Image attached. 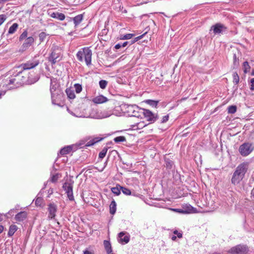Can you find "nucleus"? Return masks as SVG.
<instances>
[{
    "label": "nucleus",
    "mask_w": 254,
    "mask_h": 254,
    "mask_svg": "<svg viewBox=\"0 0 254 254\" xmlns=\"http://www.w3.org/2000/svg\"><path fill=\"white\" fill-rule=\"evenodd\" d=\"M38 79H39L38 78H36V80L35 81H35H37V80H38Z\"/></svg>",
    "instance_id": "obj_62"
},
{
    "label": "nucleus",
    "mask_w": 254,
    "mask_h": 254,
    "mask_svg": "<svg viewBox=\"0 0 254 254\" xmlns=\"http://www.w3.org/2000/svg\"><path fill=\"white\" fill-rule=\"evenodd\" d=\"M121 189H122V191L124 194H125L126 195H130L131 194V191L128 189L122 187Z\"/></svg>",
    "instance_id": "obj_38"
},
{
    "label": "nucleus",
    "mask_w": 254,
    "mask_h": 254,
    "mask_svg": "<svg viewBox=\"0 0 254 254\" xmlns=\"http://www.w3.org/2000/svg\"><path fill=\"white\" fill-rule=\"evenodd\" d=\"M213 254H219L215 253H214Z\"/></svg>",
    "instance_id": "obj_63"
},
{
    "label": "nucleus",
    "mask_w": 254,
    "mask_h": 254,
    "mask_svg": "<svg viewBox=\"0 0 254 254\" xmlns=\"http://www.w3.org/2000/svg\"><path fill=\"white\" fill-rule=\"evenodd\" d=\"M243 66L244 73H246L250 71L251 67L247 62H245L243 63Z\"/></svg>",
    "instance_id": "obj_29"
},
{
    "label": "nucleus",
    "mask_w": 254,
    "mask_h": 254,
    "mask_svg": "<svg viewBox=\"0 0 254 254\" xmlns=\"http://www.w3.org/2000/svg\"><path fill=\"white\" fill-rule=\"evenodd\" d=\"M158 101L151 100H147L146 101V103L153 107H156L158 104Z\"/></svg>",
    "instance_id": "obj_36"
},
{
    "label": "nucleus",
    "mask_w": 254,
    "mask_h": 254,
    "mask_svg": "<svg viewBox=\"0 0 254 254\" xmlns=\"http://www.w3.org/2000/svg\"><path fill=\"white\" fill-rule=\"evenodd\" d=\"M146 33H146H145L144 34H142V35H141L139 36H138V37H136V38L134 39V40H133V41L132 42V43H133L134 42H136V41H137L138 40H140L141 39H142V38H143V36H144Z\"/></svg>",
    "instance_id": "obj_47"
},
{
    "label": "nucleus",
    "mask_w": 254,
    "mask_h": 254,
    "mask_svg": "<svg viewBox=\"0 0 254 254\" xmlns=\"http://www.w3.org/2000/svg\"><path fill=\"white\" fill-rule=\"evenodd\" d=\"M72 150V147L71 146H67L61 149L60 150V153L62 155H65L69 153Z\"/></svg>",
    "instance_id": "obj_22"
},
{
    "label": "nucleus",
    "mask_w": 254,
    "mask_h": 254,
    "mask_svg": "<svg viewBox=\"0 0 254 254\" xmlns=\"http://www.w3.org/2000/svg\"><path fill=\"white\" fill-rule=\"evenodd\" d=\"M14 212V210L13 209H11L10 210L9 212H8V214H12L13 213V212Z\"/></svg>",
    "instance_id": "obj_58"
},
{
    "label": "nucleus",
    "mask_w": 254,
    "mask_h": 254,
    "mask_svg": "<svg viewBox=\"0 0 254 254\" xmlns=\"http://www.w3.org/2000/svg\"><path fill=\"white\" fill-rule=\"evenodd\" d=\"M107 101L108 99L102 95L97 96L92 99V102L95 104H102L106 102Z\"/></svg>",
    "instance_id": "obj_15"
},
{
    "label": "nucleus",
    "mask_w": 254,
    "mask_h": 254,
    "mask_svg": "<svg viewBox=\"0 0 254 254\" xmlns=\"http://www.w3.org/2000/svg\"><path fill=\"white\" fill-rule=\"evenodd\" d=\"M49 14L50 17L61 21L64 20L65 17L64 14L58 12H53L52 13H49Z\"/></svg>",
    "instance_id": "obj_14"
},
{
    "label": "nucleus",
    "mask_w": 254,
    "mask_h": 254,
    "mask_svg": "<svg viewBox=\"0 0 254 254\" xmlns=\"http://www.w3.org/2000/svg\"><path fill=\"white\" fill-rule=\"evenodd\" d=\"M5 94V91L0 92V98L1 97V95H3Z\"/></svg>",
    "instance_id": "obj_57"
},
{
    "label": "nucleus",
    "mask_w": 254,
    "mask_h": 254,
    "mask_svg": "<svg viewBox=\"0 0 254 254\" xmlns=\"http://www.w3.org/2000/svg\"><path fill=\"white\" fill-rule=\"evenodd\" d=\"M111 114L108 113L107 112L104 111V112H100V113L97 115L95 118L97 119H103L109 117L110 116Z\"/></svg>",
    "instance_id": "obj_24"
},
{
    "label": "nucleus",
    "mask_w": 254,
    "mask_h": 254,
    "mask_svg": "<svg viewBox=\"0 0 254 254\" xmlns=\"http://www.w3.org/2000/svg\"><path fill=\"white\" fill-rule=\"evenodd\" d=\"M4 229V227L2 225H0V234L1 233Z\"/></svg>",
    "instance_id": "obj_53"
},
{
    "label": "nucleus",
    "mask_w": 254,
    "mask_h": 254,
    "mask_svg": "<svg viewBox=\"0 0 254 254\" xmlns=\"http://www.w3.org/2000/svg\"><path fill=\"white\" fill-rule=\"evenodd\" d=\"M60 175L59 174H56L55 175H53L51 177L50 181L52 183H55L58 181V180L60 178Z\"/></svg>",
    "instance_id": "obj_37"
},
{
    "label": "nucleus",
    "mask_w": 254,
    "mask_h": 254,
    "mask_svg": "<svg viewBox=\"0 0 254 254\" xmlns=\"http://www.w3.org/2000/svg\"><path fill=\"white\" fill-rule=\"evenodd\" d=\"M83 16L82 14H79L75 17H74L73 19L74 23L75 26L78 25L82 20Z\"/></svg>",
    "instance_id": "obj_25"
},
{
    "label": "nucleus",
    "mask_w": 254,
    "mask_h": 254,
    "mask_svg": "<svg viewBox=\"0 0 254 254\" xmlns=\"http://www.w3.org/2000/svg\"><path fill=\"white\" fill-rule=\"evenodd\" d=\"M34 39L33 37L27 38L23 43L21 48L23 51H25L34 42Z\"/></svg>",
    "instance_id": "obj_11"
},
{
    "label": "nucleus",
    "mask_w": 254,
    "mask_h": 254,
    "mask_svg": "<svg viewBox=\"0 0 254 254\" xmlns=\"http://www.w3.org/2000/svg\"><path fill=\"white\" fill-rule=\"evenodd\" d=\"M28 33L27 31H24L20 36L19 40L22 41L27 37Z\"/></svg>",
    "instance_id": "obj_40"
},
{
    "label": "nucleus",
    "mask_w": 254,
    "mask_h": 254,
    "mask_svg": "<svg viewBox=\"0 0 254 254\" xmlns=\"http://www.w3.org/2000/svg\"><path fill=\"white\" fill-rule=\"evenodd\" d=\"M92 51L88 47L82 48L76 54V57L78 60L81 62L83 61L87 66L91 64Z\"/></svg>",
    "instance_id": "obj_4"
},
{
    "label": "nucleus",
    "mask_w": 254,
    "mask_h": 254,
    "mask_svg": "<svg viewBox=\"0 0 254 254\" xmlns=\"http://www.w3.org/2000/svg\"><path fill=\"white\" fill-rule=\"evenodd\" d=\"M127 42H125L124 43L122 44V47H125L127 45Z\"/></svg>",
    "instance_id": "obj_54"
},
{
    "label": "nucleus",
    "mask_w": 254,
    "mask_h": 254,
    "mask_svg": "<svg viewBox=\"0 0 254 254\" xmlns=\"http://www.w3.org/2000/svg\"><path fill=\"white\" fill-rule=\"evenodd\" d=\"M237 111V107L232 105L228 108V112L229 114H234Z\"/></svg>",
    "instance_id": "obj_32"
},
{
    "label": "nucleus",
    "mask_w": 254,
    "mask_h": 254,
    "mask_svg": "<svg viewBox=\"0 0 254 254\" xmlns=\"http://www.w3.org/2000/svg\"><path fill=\"white\" fill-rule=\"evenodd\" d=\"M49 217L51 219L54 218L56 216L57 212V206L54 204H50L48 207Z\"/></svg>",
    "instance_id": "obj_13"
},
{
    "label": "nucleus",
    "mask_w": 254,
    "mask_h": 254,
    "mask_svg": "<svg viewBox=\"0 0 254 254\" xmlns=\"http://www.w3.org/2000/svg\"><path fill=\"white\" fill-rule=\"evenodd\" d=\"M248 248L246 245H239L232 248L229 252L232 254H244L248 252Z\"/></svg>",
    "instance_id": "obj_9"
},
{
    "label": "nucleus",
    "mask_w": 254,
    "mask_h": 254,
    "mask_svg": "<svg viewBox=\"0 0 254 254\" xmlns=\"http://www.w3.org/2000/svg\"><path fill=\"white\" fill-rule=\"evenodd\" d=\"M103 139L102 137H94L93 139H92V140L93 141V143H91V144H94L102 140Z\"/></svg>",
    "instance_id": "obj_41"
},
{
    "label": "nucleus",
    "mask_w": 254,
    "mask_h": 254,
    "mask_svg": "<svg viewBox=\"0 0 254 254\" xmlns=\"http://www.w3.org/2000/svg\"><path fill=\"white\" fill-rule=\"evenodd\" d=\"M27 217V213L25 211H21L17 214L15 217L16 221H22L24 220Z\"/></svg>",
    "instance_id": "obj_19"
},
{
    "label": "nucleus",
    "mask_w": 254,
    "mask_h": 254,
    "mask_svg": "<svg viewBox=\"0 0 254 254\" xmlns=\"http://www.w3.org/2000/svg\"><path fill=\"white\" fill-rule=\"evenodd\" d=\"M211 29H213V33L215 34H219L223 32L225 27L222 24L218 23L213 26Z\"/></svg>",
    "instance_id": "obj_12"
},
{
    "label": "nucleus",
    "mask_w": 254,
    "mask_h": 254,
    "mask_svg": "<svg viewBox=\"0 0 254 254\" xmlns=\"http://www.w3.org/2000/svg\"><path fill=\"white\" fill-rule=\"evenodd\" d=\"M48 193L51 194L53 193V190L52 189H51L49 190Z\"/></svg>",
    "instance_id": "obj_56"
},
{
    "label": "nucleus",
    "mask_w": 254,
    "mask_h": 254,
    "mask_svg": "<svg viewBox=\"0 0 254 254\" xmlns=\"http://www.w3.org/2000/svg\"><path fill=\"white\" fill-rule=\"evenodd\" d=\"M174 233L175 234H176L177 235L178 237L179 238H181L182 237V234L180 232H178L177 230H175L174 232Z\"/></svg>",
    "instance_id": "obj_49"
},
{
    "label": "nucleus",
    "mask_w": 254,
    "mask_h": 254,
    "mask_svg": "<svg viewBox=\"0 0 254 254\" xmlns=\"http://www.w3.org/2000/svg\"><path fill=\"white\" fill-rule=\"evenodd\" d=\"M141 111L142 108H140L135 105H127L125 107V112L130 117L139 118L141 116Z\"/></svg>",
    "instance_id": "obj_5"
},
{
    "label": "nucleus",
    "mask_w": 254,
    "mask_h": 254,
    "mask_svg": "<svg viewBox=\"0 0 254 254\" xmlns=\"http://www.w3.org/2000/svg\"><path fill=\"white\" fill-rule=\"evenodd\" d=\"M104 246L108 254H110L112 252L111 245L109 241L105 240L104 241Z\"/></svg>",
    "instance_id": "obj_20"
},
{
    "label": "nucleus",
    "mask_w": 254,
    "mask_h": 254,
    "mask_svg": "<svg viewBox=\"0 0 254 254\" xmlns=\"http://www.w3.org/2000/svg\"><path fill=\"white\" fill-rule=\"evenodd\" d=\"M121 47H122V44H120V43L116 44L115 46V48L116 49H119Z\"/></svg>",
    "instance_id": "obj_51"
},
{
    "label": "nucleus",
    "mask_w": 254,
    "mask_h": 254,
    "mask_svg": "<svg viewBox=\"0 0 254 254\" xmlns=\"http://www.w3.org/2000/svg\"><path fill=\"white\" fill-rule=\"evenodd\" d=\"M116 211V203L114 200L112 201L110 205V212L114 214Z\"/></svg>",
    "instance_id": "obj_26"
},
{
    "label": "nucleus",
    "mask_w": 254,
    "mask_h": 254,
    "mask_svg": "<svg viewBox=\"0 0 254 254\" xmlns=\"http://www.w3.org/2000/svg\"><path fill=\"white\" fill-rule=\"evenodd\" d=\"M176 238H177V237L175 236H173L172 237V240H173V241L176 240Z\"/></svg>",
    "instance_id": "obj_59"
},
{
    "label": "nucleus",
    "mask_w": 254,
    "mask_h": 254,
    "mask_svg": "<svg viewBox=\"0 0 254 254\" xmlns=\"http://www.w3.org/2000/svg\"><path fill=\"white\" fill-rule=\"evenodd\" d=\"M2 216L0 214V221H1L2 220Z\"/></svg>",
    "instance_id": "obj_60"
},
{
    "label": "nucleus",
    "mask_w": 254,
    "mask_h": 254,
    "mask_svg": "<svg viewBox=\"0 0 254 254\" xmlns=\"http://www.w3.org/2000/svg\"><path fill=\"white\" fill-rule=\"evenodd\" d=\"M50 92L52 103L60 105L59 102L62 100L64 93L60 88L57 79L53 77L51 78Z\"/></svg>",
    "instance_id": "obj_2"
},
{
    "label": "nucleus",
    "mask_w": 254,
    "mask_h": 254,
    "mask_svg": "<svg viewBox=\"0 0 254 254\" xmlns=\"http://www.w3.org/2000/svg\"><path fill=\"white\" fill-rule=\"evenodd\" d=\"M46 37V34L44 32H42L39 34V39L42 41Z\"/></svg>",
    "instance_id": "obj_45"
},
{
    "label": "nucleus",
    "mask_w": 254,
    "mask_h": 254,
    "mask_svg": "<svg viewBox=\"0 0 254 254\" xmlns=\"http://www.w3.org/2000/svg\"><path fill=\"white\" fill-rule=\"evenodd\" d=\"M148 124L145 123L144 121L138 122L131 126V128L133 130H137L146 127Z\"/></svg>",
    "instance_id": "obj_17"
},
{
    "label": "nucleus",
    "mask_w": 254,
    "mask_h": 254,
    "mask_svg": "<svg viewBox=\"0 0 254 254\" xmlns=\"http://www.w3.org/2000/svg\"><path fill=\"white\" fill-rule=\"evenodd\" d=\"M183 209H184V214L195 213L196 211V208L192 207L190 204H186L185 205H184Z\"/></svg>",
    "instance_id": "obj_16"
},
{
    "label": "nucleus",
    "mask_w": 254,
    "mask_h": 254,
    "mask_svg": "<svg viewBox=\"0 0 254 254\" xmlns=\"http://www.w3.org/2000/svg\"><path fill=\"white\" fill-rule=\"evenodd\" d=\"M233 82L235 84H238L239 82V76L237 72L233 73Z\"/></svg>",
    "instance_id": "obj_31"
},
{
    "label": "nucleus",
    "mask_w": 254,
    "mask_h": 254,
    "mask_svg": "<svg viewBox=\"0 0 254 254\" xmlns=\"http://www.w3.org/2000/svg\"><path fill=\"white\" fill-rule=\"evenodd\" d=\"M107 81L105 80H101L99 81L100 87L101 89H105L107 85Z\"/></svg>",
    "instance_id": "obj_35"
},
{
    "label": "nucleus",
    "mask_w": 254,
    "mask_h": 254,
    "mask_svg": "<svg viewBox=\"0 0 254 254\" xmlns=\"http://www.w3.org/2000/svg\"><path fill=\"white\" fill-rule=\"evenodd\" d=\"M73 183L74 182L72 179H69L67 180L63 186V188L67 194L68 199L71 201L74 200V196L73 195Z\"/></svg>",
    "instance_id": "obj_6"
},
{
    "label": "nucleus",
    "mask_w": 254,
    "mask_h": 254,
    "mask_svg": "<svg viewBox=\"0 0 254 254\" xmlns=\"http://www.w3.org/2000/svg\"><path fill=\"white\" fill-rule=\"evenodd\" d=\"M83 254H94L92 251L85 250L83 252Z\"/></svg>",
    "instance_id": "obj_50"
},
{
    "label": "nucleus",
    "mask_w": 254,
    "mask_h": 254,
    "mask_svg": "<svg viewBox=\"0 0 254 254\" xmlns=\"http://www.w3.org/2000/svg\"><path fill=\"white\" fill-rule=\"evenodd\" d=\"M234 66L237 67L239 65V60L237 58L236 55H234Z\"/></svg>",
    "instance_id": "obj_43"
},
{
    "label": "nucleus",
    "mask_w": 254,
    "mask_h": 254,
    "mask_svg": "<svg viewBox=\"0 0 254 254\" xmlns=\"http://www.w3.org/2000/svg\"><path fill=\"white\" fill-rule=\"evenodd\" d=\"M254 150V144L252 143L246 142L240 145L239 151L243 156L249 155Z\"/></svg>",
    "instance_id": "obj_7"
},
{
    "label": "nucleus",
    "mask_w": 254,
    "mask_h": 254,
    "mask_svg": "<svg viewBox=\"0 0 254 254\" xmlns=\"http://www.w3.org/2000/svg\"><path fill=\"white\" fill-rule=\"evenodd\" d=\"M119 241L121 243H124L125 244H127L129 242V238L128 236L125 235V233L124 232H120L119 234Z\"/></svg>",
    "instance_id": "obj_18"
},
{
    "label": "nucleus",
    "mask_w": 254,
    "mask_h": 254,
    "mask_svg": "<svg viewBox=\"0 0 254 254\" xmlns=\"http://www.w3.org/2000/svg\"><path fill=\"white\" fill-rule=\"evenodd\" d=\"M168 119H169V115H167L163 117V118L161 121V122L162 123H166L167 121H168Z\"/></svg>",
    "instance_id": "obj_44"
},
{
    "label": "nucleus",
    "mask_w": 254,
    "mask_h": 254,
    "mask_svg": "<svg viewBox=\"0 0 254 254\" xmlns=\"http://www.w3.org/2000/svg\"><path fill=\"white\" fill-rule=\"evenodd\" d=\"M39 64V61L36 59H32L22 64L16 68V71L18 73L15 75H12L8 79H6L3 86H5L9 89L17 88L21 85L24 81H21L20 78L22 77L21 75L22 70H28L34 68Z\"/></svg>",
    "instance_id": "obj_1"
},
{
    "label": "nucleus",
    "mask_w": 254,
    "mask_h": 254,
    "mask_svg": "<svg viewBox=\"0 0 254 254\" xmlns=\"http://www.w3.org/2000/svg\"><path fill=\"white\" fill-rule=\"evenodd\" d=\"M18 27V25L17 23H13L9 28L8 34H12L17 30Z\"/></svg>",
    "instance_id": "obj_21"
},
{
    "label": "nucleus",
    "mask_w": 254,
    "mask_h": 254,
    "mask_svg": "<svg viewBox=\"0 0 254 254\" xmlns=\"http://www.w3.org/2000/svg\"><path fill=\"white\" fill-rule=\"evenodd\" d=\"M121 188L122 187L120 186H117L116 187L112 188L111 190L113 193L118 195L120 194L121 190H122Z\"/></svg>",
    "instance_id": "obj_28"
},
{
    "label": "nucleus",
    "mask_w": 254,
    "mask_h": 254,
    "mask_svg": "<svg viewBox=\"0 0 254 254\" xmlns=\"http://www.w3.org/2000/svg\"><path fill=\"white\" fill-rule=\"evenodd\" d=\"M74 87L75 88V90L77 93H79L81 92L82 88L80 84H75L74 85Z\"/></svg>",
    "instance_id": "obj_34"
},
{
    "label": "nucleus",
    "mask_w": 254,
    "mask_h": 254,
    "mask_svg": "<svg viewBox=\"0 0 254 254\" xmlns=\"http://www.w3.org/2000/svg\"><path fill=\"white\" fill-rule=\"evenodd\" d=\"M141 115H143L150 123H154L158 119V115L156 114H154L149 110L145 109H142Z\"/></svg>",
    "instance_id": "obj_8"
},
{
    "label": "nucleus",
    "mask_w": 254,
    "mask_h": 254,
    "mask_svg": "<svg viewBox=\"0 0 254 254\" xmlns=\"http://www.w3.org/2000/svg\"><path fill=\"white\" fill-rule=\"evenodd\" d=\"M249 167V163L243 162L239 164L233 173L231 182L234 185H238L243 179Z\"/></svg>",
    "instance_id": "obj_3"
},
{
    "label": "nucleus",
    "mask_w": 254,
    "mask_h": 254,
    "mask_svg": "<svg viewBox=\"0 0 254 254\" xmlns=\"http://www.w3.org/2000/svg\"><path fill=\"white\" fill-rule=\"evenodd\" d=\"M65 91H66L67 96L69 98H70L71 99H73L75 98V95L74 92L73 90H72L70 89L67 88L66 89Z\"/></svg>",
    "instance_id": "obj_27"
},
{
    "label": "nucleus",
    "mask_w": 254,
    "mask_h": 254,
    "mask_svg": "<svg viewBox=\"0 0 254 254\" xmlns=\"http://www.w3.org/2000/svg\"><path fill=\"white\" fill-rule=\"evenodd\" d=\"M172 210L175 212H177L180 213L184 214V209L183 208L182 209H173Z\"/></svg>",
    "instance_id": "obj_48"
},
{
    "label": "nucleus",
    "mask_w": 254,
    "mask_h": 254,
    "mask_svg": "<svg viewBox=\"0 0 254 254\" xmlns=\"http://www.w3.org/2000/svg\"><path fill=\"white\" fill-rule=\"evenodd\" d=\"M41 199L40 198H37V199H36V200L35 203H36V204H38L39 203V202L41 201Z\"/></svg>",
    "instance_id": "obj_55"
},
{
    "label": "nucleus",
    "mask_w": 254,
    "mask_h": 254,
    "mask_svg": "<svg viewBox=\"0 0 254 254\" xmlns=\"http://www.w3.org/2000/svg\"><path fill=\"white\" fill-rule=\"evenodd\" d=\"M17 227L15 225H12L10 226L8 232V236L11 237L13 235L14 233L17 231Z\"/></svg>",
    "instance_id": "obj_23"
},
{
    "label": "nucleus",
    "mask_w": 254,
    "mask_h": 254,
    "mask_svg": "<svg viewBox=\"0 0 254 254\" xmlns=\"http://www.w3.org/2000/svg\"><path fill=\"white\" fill-rule=\"evenodd\" d=\"M134 35L133 34H127L121 37L120 39L122 40H126L131 39Z\"/></svg>",
    "instance_id": "obj_39"
},
{
    "label": "nucleus",
    "mask_w": 254,
    "mask_h": 254,
    "mask_svg": "<svg viewBox=\"0 0 254 254\" xmlns=\"http://www.w3.org/2000/svg\"><path fill=\"white\" fill-rule=\"evenodd\" d=\"M108 148L107 147H104L102 151L99 154V158L100 159H103L106 156V154L107 152Z\"/></svg>",
    "instance_id": "obj_30"
},
{
    "label": "nucleus",
    "mask_w": 254,
    "mask_h": 254,
    "mask_svg": "<svg viewBox=\"0 0 254 254\" xmlns=\"http://www.w3.org/2000/svg\"><path fill=\"white\" fill-rule=\"evenodd\" d=\"M6 16L4 14L0 15V25H1L6 20Z\"/></svg>",
    "instance_id": "obj_42"
},
{
    "label": "nucleus",
    "mask_w": 254,
    "mask_h": 254,
    "mask_svg": "<svg viewBox=\"0 0 254 254\" xmlns=\"http://www.w3.org/2000/svg\"><path fill=\"white\" fill-rule=\"evenodd\" d=\"M93 143V141L91 139L87 142V143L86 144V146H90L93 145V144H91V143Z\"/></svg>",
    "instance_id": "obj_52"
},
{
    "label": "nucleus",
    "mask_w": 254,
    "mask_h": 254,
    "mask_svg": "<svg viewBox=\"0 0 254 254\" xmlns=\"http://www.w3.org/2000/svg\"><path fill=\"white\" fill-rule=\"evenodd\" d=\"M252 74L253 75H254V71L252 72Z\"/></svg>",
    "instance_id": "obj_61"
},
{
    "label": "nucleus",
    "mask_w": 254,
    "mask_h": 254,
    "mask_svg": "<svg viewBox=\"0 0 254 254\" xmlns=\"http://www.w3.org/2000/svg\"><path fill=\"white\" fill-rule=\"evenodd\" d=\"M60 56L61 54L60 53L53 51L49 57V61L52 63V64H54L61 60Z\"/></svg>",
    "instance_id": "obj_10"
},
{
    "label": "nucleus",
    "mask_w": 254,
    "mask_h": 254,
    "mask_svg": "<svg viewBox=\"0 0 254 254\" xmlns=\"http://www.w3.org/2000/svg\"><path fill=\"white\" fill-rule=\"evenodd\" d=\"M114 141L116 143L124 142L126 140V138L123 136H119L114 138Z\"/></svg>",
    "instance_id": "obj_33"
},
{
    "label": "nucleus",
    "mask_w": 254,
    "mask_h": 254,
    "mask_svg": "<svg viewBox=\"0 0 254 254\" xmlns=\"http://www.w3.org/2000/svg\"><path fill=\"white\" fill-rule=\"evenodd\" d=\"M250 89L252 91H254V78L251 79V87Z\"/></svg>",
    "instance_id": "obj_46"
}]
</instances>
